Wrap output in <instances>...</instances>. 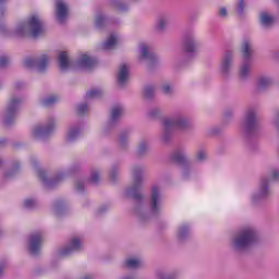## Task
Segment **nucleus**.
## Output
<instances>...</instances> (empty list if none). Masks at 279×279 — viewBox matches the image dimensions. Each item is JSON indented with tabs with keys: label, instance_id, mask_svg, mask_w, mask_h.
Wrapping results in <instances>:
<instances>
[{
	"label": "nucleus",
	"instance_id": "nucleus-1",
	"mask_svg": "<svg viewBox=\"0 0 279 279\" xmlns=\"http://www.w3.org/2000/svg\"><path fill=\"white\" fill-rule=\"evenodd\" d=\"M143 171H145L143 166H133L131 168L132 184L124 191L125 197L135 201L133 213L141 221H145L149 215L159 217L162 213L163 199L162 187H160V184H153L149 195V211H147L145 196L141 193V191H143Z\"/></svg>",
	"mask_w": 279,
	"mask_h": 279
},
{
	"label": "nucleus",
	"instance_id": "nucleus-2",
	"mask_svg": "<svg viewBox=\"0 0 279 279\" xmlns=\"http://www.w3.org/2000/svg\"><path fill=\"white\" fill-rule=\"evenodd\" d=\"M191 128V119L186 117V114L177 111L172 116L165 118L162 120V131H161V136L160 141L165 145L167 143L171 142V138H173V132L174 130H189Z\"/></svg>",
	"mask_w": 279,
	"mask_h": 279
},
{
	"label": "nucleus",
	"instance_id": "nucleus-3",
	"mask_svg": "<svg viewBox=\"0 0 279 279\" xmlns=\"http://www.w3.org/2000/svg\"><path fill=\"white\" fill-rule=\"evenodd\" d=\"M257 240L258 234L256 233V229L253 227L243 228L231 238V250L236 252V254H243L252 248Z\"/></svg>",
	"mask_w": 279,
	"mask_h": 279
},
{
	"label": "nucleus",
	"instance_id": "nucleus-4",
	"mask_svg": "<svg viewBox=\"0 0 279 279\" xmlns=\"http://www.w3.org/2000/svg\"><path fill=\"white\" fill-rule=\"evenodd\" d=\"M43 20L40 16L34 14L31 15L25 22H20L16 24L15 28L8 31L9 36H32V38H38L43 34Z\"/></svg>",
	"mask_w": 279,
	"mask_h": 279
},
{
	"label": "nucleus",
	"instance_id": "nucleus-5",
	"mask_svg": "<svg viewBox=\"0 0 279 279\" xmlns=\"http://www.w3.org/2000/svg\"><path fill=\"white\" fill-rule=\"evenodd\" d=\"M279 179V169L274 168L269 171L268 175H264L259 179L257 190L251 194V202L256 206L263 199H268L271 196V180Z\"/></svg>",
	"mask_w": 279,
	"mask_h": 279
},
{
	"label": "nucleus",
	"instance_id": "nucleus-6",
	"mask_svg": "<svg viewBox=\"0 0 279 279\" xmlns=\"http://www.w3.org/2000/svg\"><path fill=\"white\" fill-rule=\"evenodd\" d=\"M241 132L246 137L255 136L256 132H258V114L256 108L248 107L244 110L241 120Z\"/></svg>",
	"mask_w": 279,
	"mask_h": 279
},
{
	"label": "nucleus",
	"instance_id": "nucleus-7",
	"mask_svg": "<svg viewBox=\"0 0 279 279\" xmlns=\"http://www.w3.org/2000/svg\"><path fill=\"white\" fill-rule=\"evenodd\" d=\"M241 53L244 61L239 69V80L241 82H247V78L252 75V62L250 61L252 53H254L252 41L244 40L242 43Z\"/></svg>",
	"mask_w": 279,
	"mask_h": 279
},
{
	"label": "nucleus",
	"instance_id": "nucleus-8",
	"mask_svg": "<svg viewBox=\"0 0 279 279\" xmlns=\"http://www.w3.org/2000/svg\"><path fill=\"white\" fill-rule=\"evenodd\" d=\"M57 125L56 118H48L44 124H38L32 130V136L37 141H45V138H49L56 132Z\"/></svg>",
	"mask_w": 279,
	"mask_h": 279
},
{
	"label": "nucleus",
	"instance_id": "nucleus-9",
	"mask_svg": "<svg viewBox=\"0 0 279 279\" xmlns=\"http://www.w3.org/2000/svg\"><path fill=\"white\" fill-rule=\"evenodd\" d=\"M172 160L181 165V175L184 180H191L193 178V168L191 167V160L185 150H175L172 155Z\"/></svg>",
	"mask_w": 279,
	"mask_h": 279
},
{
	"label": "nucleus",
	"instance_id": "nucleus-10",
	"mask_svg": "<svg viewBox=\"0 0 279 279\" xmlns=\"http://www.w3.org/2000/svg\"><path fill=\"white\" fill-rule=\"evenodd\" d=\"M36 173L46 189H56V186L64 182V178H66V171H59L52 178H49L47 171L41 168H36Z\"/></svg>",
	"mask_w": 279,
	"mask_h": 279
},
{
	"label": "nucleus",
	"instance_id": "nucleus-11",
	"mask_svg": "<svg viewBox=\"0 0 279 279\" xmlns=\"http://www.w3.org/2000/svg\"><path fill=\"white\" fill-rule=\"evenodd\" d=\"M21 104H23V99L16 96H13L9 99L3 116L4 125H12V123L16 121V114H19V108Z\"/></svg>",
	"mask_w": 279,
	"mask_h": 279
},
{
	"label": "nucleus",
	"instance_id": "nucleus-12",
	"mask_svg": "<svg viewBox=\"0 0 279 279\" xmlns=\"http://www.w3.org/2000/svg\"><path fill=\"white\" fill-rule=\"evenodd\" d=\"M51 57L48 54H40L38 57H28L24 59V66L26 69H35L38 73H45L49 66Z\"/></svg>",
	"mask_w": 279,
	"mask_h": 279
},
{
	"label": "nucleus",
	"instance_id": "nucleus-13",
	"mask_svg": "<svg viewBox=\"0 0 279 279\" xmlns=\"http://www.w3.org/2000/svg\"><path fill=\"white\" fill-rule=\"evenodd\" d=\"M138 60L140 62H145L146 66L151 71L156 64H158V56L151 51V46L147 44H140L138 48Z\"/></svg>",
	"mask_w": 279,
	"mask_h": 279
},
{
	"label": "nucleus",
	"instance_id": "nucleus-14",
	"mask_svg": "<svg viewBox=\"0 0 279 279\" xmlns=\"http://www.w3.org/2000/svg\"><path fill=\"white\" fill-rule=\"evenodd\" d=\"M82 250H84V241L78 236H74L59 251L58 255L64 258L73 256V254H80Z\"/></svg>",
	"mask_w": 279,
	"mask_h": 279
},
{
	"label": "nucleus",
	"instance_id": "nucleus-15",
	"mask_svg": "<svg viewBox=\"0 0 279 279\" xmlns=\"http://www.w3.org/2000/svg\"><path fill=\"white\" fill-rule=\"evenodd\" d=\"M44 234L41 231H36L29 234L27 240V250L32 256H38L43 247Z\"/></svg>",
	"mask_w": 279,
	"mask_h": 279
},
{
	"label": "nucleus",
	"instance_id": "nucleus-16",
	"mask_svg": "<svg viewBox=\"0 0 279 279\" xmlns=\"http://www.w3.org/2000/svg\"><path fill=\"white\" fill-rule=\"evenodd\" d=\"M182 48L184 53H189L191 57L195 56L199 49V41L195 33H187L183 38Z\"/></svg>",
	"mask_w": 279,
	"mask_h": 279
},
{
	"label": "nucleus",
	"instance_id": "nucleus-17",
	"mask_svg": "<svg viewBox=\"0 0 279 279\" xmlns=\"http://www.w3.org/2000/svg\"><path fill=\"white\" fill-rule=\"evenodd\" d=\"M232 64H234V52L229 50L225 53L220 63V73L222 77H230V74L232 73Z\"/></svg>",
	"mask_w": 279,
	"mask_h": 279
},
{
	"label": "nucleus",
	"instance_id": "nucleus-18",
	"mask_svg": "<svg viewBox=\"0 0 279 279\" xmlns=\"http://www.w3.org/2000/svg\"><path fill=\"white\" fill-rule=\"evenodd\" d=\"M121 117H123V107L114 106L111 109V114H110L109 121L102 128L104 134H108V132H110V130H112V128H114V125H117V122L119 121V119H121Z\"/></svg>",
	"mask_w": 279,
	"mask_h": 279
},
{
	"label": "nucleus",
	"instance_id": "nucleus-19",
	"mask_svg": "<svg viewBox=\"0 0 279 279\" xmlns=\"http://www.w3.org/2000/svg\"><path fill=\"white\" fill-rule=\"evenodd\" d=\"M82 136V123L70 124L65 132V143H75Z\"/></svg>",
	"mask_w": 279,
	"mask_h": 279
},
{
	"label": "nucleus",
	"instance_id": "nucleus-20",
	"mask_svg": "<svg viewBox=\"0 0 279 279\" xmlns=\"http://www.w3.org/2000/svg\"><path fill=\"white\" fill-rule=\"evenodd\" d=\"M56 16L59 23H64L69 19V3H66V0L56 1Z\"/></svg>",
	"mask_w": 279,
	"mask_h": 279
},
{
	"label": "nucleus",
	"instance_id": "nucleus-21",
	"mask_svg": "<svg viewBox=\"0 0 279 279\" xmlns=\"http://www.w3.org/2000/svg\"><path fill=\"white\" fill-rule=\"evenodd\" d=\"M144 266L145 262L140 255H131L124 260V267H126V269H141V267Z\"/></svg>",
	"mask_w": 279,
	"mask_h": 279
},
{
	"label": "nucleus",
	"instance_id": "nucleus-22",
	"mask_svg": "<svg viewBox=\"0 0 279 279\" xmlns=\"http://www.w3.org/2000/svg\"><path fill=\"white\" fill-rule=\"evenodd\" d=\"M191 239V227L186 223L180 225L177 229V241L184 243Z\"/></svg>",
	"mask_w": 279,
	"mask_h": 279
},
{
	"label": "nucleus",
	"instance_id": "nucleus-23",
	"mask_svg": "<svg viewBox=\"0 0 279 279\" xmlns=\"http://www.w3.org/2000/svg\"><path fill=\"white\" fill-rule=\"evenodd\" d=\"M128 80H130V68L125 64L120 65L118 74H117V82L119 86H125L128 84Z\"/></svg>",
	"mask_w": 279,
	"mask_h": 279
},
{
	"label": "nucleus",
	"instance_id": "nucleus-24",
	"mask_svg": "<svg viewBox=\"0 0 279 279\" xmlns=\"http://www.w3.org/2000/svg\"><path fill=\"white\" fill-rule=\"evenodd\" d=\"M130 134L132 131L125 130L122 131L118 136V147L119 149L125 150L130 147Z\"/></svg>",
	"mask_w": 279,
	"mask_h": 279
},
{
	"label": "nucleus",
	"instance_id": "nucleus-25",
	"mask_svg": "<svg viewBox=\"0 0 279 279\" xmlns=\"http://www.w3.org/2000/svg\"><path fill=\"white\" fill-rule=\"evenodd\" d=\"M58 62L61 71H69V69H73V62L69 60V53L68 52H60L58 56Z\"/></svg>",
	"mask_w": 279,
	"mask_h": 279
},
{
	"label": "nucleus",
	"instance_id": "nucleus-26",
	"mask_svg": "<svg viewBox=\"0 0 279 279\" xmlns=\"http://www.w3.org/2000/svg\"><path fill=\"white\" fill-rule=\"evenodd\" d=\"M66 208H69V204H66L63 199L56 201L52 204V213L57 217H62V215L66 213Z\"/></svg>",
	"mask_w": 279,
	"mask_h": 279
},
{
	"label": "nucleus",
	"instance_id": "nucleus-27",
	"mask_svg": "<svg viewBox=\"0 0 279 279\" xmlns=\"http://www.w3.org/2000/svg\"><path fill=\"white\" fill-rule=\"evenodd\" d=\"M274 84V78L270 76L262 75L257 78L256 86L257 90H267Z\"/></svg>",
	"mask_w": 279,
	"mask_h": 279
},
{
	"label": "nucleus",
	"instance_id": "nucleus-28",
	"mask_svg": "<svg viewBox=\"0 0 279 279\" xmlns=\"http://www.w3.org/2000/svg\"><path fill=\"white\" fill-rule=\"evenodd\" d=\"M76 66H78V69H92V66H95V59L87 54H82L76 62Z\"/></svg>",
	"mask_w": 279,
	"mask_h": 279
},
{
	"label": "nucleus",
	"instance_id": "nucleus-29",
	"mask_svg": "<svg viewBox=\"0 0 279 279\" xmlns=\"http://www.w3.org/2000/svg\"><path fill=\"white\" fill-rule=\"evenodd\" d=\"M109 5L118 12H128L130 4L125 0H109Z\"/></svg>",
	"mask_w": 279,
	"mask_h": 279
},
{
	"label": "nucleus",
	"instance_id": "nucleus-30",
	"mask_svg": "<svg viewBox=\"0 0 279 279\" xmlns=\"http://www.w3.org/2000/svg\"><path fill=\"white\" fill-rule=\"evenodd\" d=\"M109 23H114V21L112 19H109L101 12L96 14L95 25L96 27H98V29H101V27H106V25H109Z\"/></svg>",
	"mask_w": 279,
	"mask_h": 279
},
{
	"label": "nucleus",
	"instance_id": "nucleus-31",
	"mask_svg": "<svg viewBox=\"0 0 279 279\" xmlns=\"http://www.w3.org/2000/svg\"><path fill=\"white\" fill-rule=\"evenodd\" d=\"M119 43V36L117 34H111L108 39L102 44V49L105 51H112Z\"/></svg>",
	"mask_w": 279,
	"mask_h": 279
},
{
	"label": "nucleus",
	"instance_id": "nucleus-32",
	"mask_svg": "<svg viewBox=\"0 0 279 279\" xmlns=\"http://www.w3.org/2000/svg\"><path fill=\"white\" fill-rule=\"evenodd\" d=\"M276 21L274 15L269 14V12L263 11L259 14V23L262 27H271V24Z\"/></svg>",
	"mask_w": 279,
	"mask_h": 279
},
{
	"label": "nucleus",
	"instance_id": "nucleus-33",
	"mask_svg": "<svg viewBox=\"0 0 279 279\" xmlns=\"http://www.w3.org/2000/svg\"><path fill=\"white\" fill-rule=\"evenodd\" d=\"M171 23V15H160L157 20L156 29L157 32H165L167 25Z\"/></svg>",
	"mask_w": 279,
	"mask_h": 279
},
{
	"label": "nucleus",
	"instance_id": "nucleus-34",
	"mask_svg": "<svg viewBox=\"0 0 279 279\" xmlns=\"http://www.w3.org/2000/svg\"><path fill=\"white\" fill-rule=\"evenodd\" d=\"M136 154L140 158L147 156L149 154V142L141 141L137 145Z\"/></svg>",
	"mask_w": 279,
	"mask_h": 279
},
{
	"label": "nucleus",
	"instance_id": "nucleus-35",
	"mask_svg": "<svg viewBox=\"0 0 279 279\" xmlns=\"http://www.w3.org/2000/svg\"><path fill=\"white\" fill-rule=\"evenodd\" d=\"M179 272L177 270L167 271V270H159L156 272L157 279H178Z\"/></svg>",
	"mask_w": 279,
	"mask_h": 279
},
{
	"label": "nucleus",
	"instance_id": "nucleus-36",
	"mask_svg": "<svg viewBox=\"0 0 279 279\" xmlns=\"http://www.w3.org/2000/svg\"><path fill=\"white\" fill-rule=\"evenodd\" d=\"M159 90L162 93V95H165L166 97H173V85L171 83H162L159 86Z\"/></svg>",
	"mask_w": 279,
	"mask_h": 279
},
{
	"label": "nucleus",
	"instance_id": "nucleus-37",
	"mask_svg": "<svg viewBox=\"0 0 279 279\" xmlns=\"http://www.w3.org/2000/svg\"><path fill=\"white\" fill-rule=\"evenodd\" d=\"M60 101V98L56 95L47 96L41 100V106L45 108H51V106H56Z\"/></svg>",
	"mask_w": 279,
	"mask_h": 279
},
{
	"label": "nucleus",
	"instance_id": "nucleus-38",
	"mask_svg": "<svg viewBox=\"0 0 279 279\" xmlns=\"http://www.w3.org/2000/svg\"><path fill=\"white\" fill-rule=\"evenodd\" d=\"M21 170V163L19 161H14L11 170L4 172V178L10 179L14 178L16 173Z\"/></svg>",
	"mask_w": 279,
	"mask_h": 279
},
{
	"label": "nucleus",
	"instance_id": "nucleus-39",
	"mask_svg": "<svg viewBox=\"0 0 279 279\" xmlns=\"http://www.w3.org/2000/svg\"><path fill=\"white\" fill-rule=\"evenodd\" d=\"M147 117H149V119H160L162 117V108L153 107V108L148 109Z\"/></svg>",
	"mask_w": 279,
	"mask_h": 279
},
{
	"label": "nucleus",
	"instance_id": "nucleus-40",
	"mask_svg": "<svg viewBox=\"0 0 279 279\" xmlns=\"http://www.w3.org/2000/svg\"><path fill=\"white\" fill-rule=\"evenodd\" d=\"M235 12L238 16H245L247 12V5L245 4V0H238V5L235 8Z\"/></svg>",
	"mask_w": 279,
	"mask_h": 279
},
{
	"label": "nucleus",
	"instance_id": "nucleus-41",
	"mask_svg": "<svg viewBox=\"0 0 279 279\" xmlns=\"http://www.w3.org/2000/svg\"><path fill=\"white\" fill-rule=\"evenodd\" d=\"M196 162H206L208 160V151L204 148H199L195 154Z\"/></svg>",
	"mask_w": 279,
	"mask_h": 279
},
{
	"label": "nucleus",
	"instance_id": "nucleus-42",
	"mask_svg": "<svg viewBox=\"0 0 279 279\" xmlns=\"http://www.w3.org/2000/svg\"><path fill=\"white\" fill-rule=\"evenodd\" d=\"M156 96V85H147L144 87V97L146 99H154Z\"/></svg>",
	"mask_w": 279,
	"mask_h": 279
},
{
	"label": "nucleus",
	"instance_id": "nucleus-43",
	"mask_svg": "<svg viewBox=\"0 0 279 279\" xmlns=\"http://www.w3.org/2000/svg\"><path fill=\"white\" fill-rule=\"evenodd\" d=\"M104 95V90L99 88H93L87 92L86 98L87 99H99Z\"/></svg>",
	"mask_w": 279,
	"mask_h": 279
},
{
	"label": "nucleus",
	"instance_id": "nucleus-44",
	"mask_svg": "<svg viewBox=\"0 0 279 279\" xmlns=\"http://www.w3.org/2000/svg\"><path fill=\"white\" fill-rule=\"evenodd\" d=\"M99 180H101V171L99 169L92 170L89 182H92V184H98Z\"/></svg>",
	"mask_w": 279,
	"mask_h": 279
},
{
	"label": "nucleus",
	"instance_id": "nucleus-45",
	"mask_svg": "<svg viewBox=\"0 0 279 279\" xmlns=\"http://www.w3.org/2000/svg\"><path fill=\"white\" fill-rule=\"evenodd\" d=\"M110 182H117L119 180V166H112L109 170Z\"/></svg>",
	"mask_w": 279,
	"mask_h": 279
},
{
	"label": "nucleus",
	"instance_id": "nucleus-46",
	"mask_svg": "<svg viewBox=\"0 0 279 279\" xmlns=\"http://www.w3.org/2000/svg\"><path fill=\"white\" fill-rule=\"evenodd\" d=\"M74 189L77 193H84V191H86V182L84 180H76Z\"/></svg>",
	"mask_w": 279,
	"mask_h": 279
},
{
	"label": "nucleus",
	"instance_id": "nucleus-47",
	"mask_svg": "<svg viewBox=\"0 0 279 279\" xmlns=\"http://www.w3.org/2000/svg\"><path fill=\"white\" fill-rule=\"evenodd\" d=\"M36 206H38V201H36V198H26L24 201V208H27L28 210L36 208Z\"/></svg>",
	"mask_w": 279,
	"mask_h": 279
},
{
	"label": "nucleus",
	"instance_id": "nucleus-48",
	"mask_svg": "<svg viewBox=\"0 0 279 279\" xmlns=\"http://www.w3.org/2000/svg\"><path fill=\"white\" fill-rule=\"evenodd\" d=\"M76 111L78 114H86L88 112V105L86 102L77 105Z\"/></svg>",
	"mask_w": 279,
	"mask_h": 279
},
{
	"label": "nucleus",
	"instance_id": "nucleus-49",
	"mask_svg": "<svg viewBox=\"0 0 279 279\" xmlns=\"http://www.w3.org/2000/svg\"><path fill=\"white\" fill-rule=\"evenodd\" d=\"M221 134V128L219 126H213L207 130V136H217Z\"/></svg>",
	"mask_w": 279,
	"mask_h": 279
},
{
	"label": "nucleus",
	"instance_id": "nucleus-50",
	"mask_svg": "<svg viewBox=\"0 0 279 279\" xmlns=\"http://www.w3.org/2000/svg\"><path fill=\"white\" fill-rule=\"evenodd\" d=\"M10 65V57L1 56L0 57V69H5Z\"/></svg>",
	"mask_w": 279,
	"mask_h": 279
},
{
	"label": "nucleus",
	"instance_id": "nucleus-51",
	"mask_svg": "<svg viewBox=\"0 0 279 279\" xmlns=\"http://www.w3.org/2000/svg\"><path fill=\"white\" fill-rule=\"evenodd\" d=\"M234 117V109H227L223 113V120L228 121Z\"/></svg>",
	"mask_w": 279,
	"mask_h": 279
},
{
	"label": "nucleus",
	"instance_id": "nucleus-52",
	"mask_svg": "<svg viewBox=\"0 0 279 279\" xmlns=\"http://www.w3.org/2000/svg\"><path fill=\"white\" fill-rule=\"evenodd\" d=\"M218 16H220V19H228V9L226 7H221L218 10Z\"/></svg>",
	"mask_w": 279,
	"mask_h": 279
},
{
	"label": "nucleus",
	"instance_id": "nucleus-53",
	"mask_svg": "<svg viewBox=\"0 0 279 279\" xmlns=\"http://www.w3.org/2000/svg\"><path fill=\"white\" fill-rule=\"evenodd\" d=\"M14 88H16L17 90H21V88H25V83H24V82H21V81H17V82L14 84Z\"/></svg>",
	"mask_w": 279,
	"mask_h": 279
},
{
	"label": "nucleus",
	"instance_id": "nucleus-54",
	"mask_svg": "<svg viewBox=\"0 0 279 279\" xmlns=\"http://www.w3.org/2000/svg\"><path fill=\"white\" fill-rule=\"evenodd\" d=\"M108 205H102L98 208V215H104L108 210Z\"/></svg>",
	"mask_w": 279,
	"mask_h": 279
},
{
	"label": "nucleus",
	"instance_id": "nucleus-55",
	"mask_svg": "<svg viewBox=\"0 0 279 279\" xmlns=\"http://www.w3.org/2000/svg\"><path fill=\"white\" fill-rule=\"evenodd\" d=\"M5 32H8L5 24H0V34H5Z\"/></svg>",
	"mask_w": 279,
	"mask_h": 279
},
{
	"label": "nucleus",
	"instance_id": "nucleus-56",
	"mask_svg": "<svg viewBox=\"0 0 279 279\" xmlns=\"http://www.w3.org/2000/svg\"><path fill=\"white\" fill-rule=\"evenodd\" d=\"M80 169V165H76V166H72L71 167V171L74 172V171H78Z\"/></svg>",
	"mask_w": 279,
	"mask_h": 279
},
{
	"label": "nucleus",
	"instance_id": "nucleus-57",
	"mask_svg": "<svg viewBox=\"0 0 279 279\" xmlns=\"http://www.w3.org/2000/svg\"><path fill=\"white\" fill-rule=\"evenodd\" d=\"M5 14V9L4 7H0V16H3Z\"/></svg>",
	"mask_w": 279,
	"mask_h": 279
},
{
	"label": "nucleus",
	"instance_id": "nucleus-58",
	"mask_svg": "<svg viewBox=\"0 0 279 279\" xmlns=\"http://www.w3.org/2000/svg\"><path fill=\"white\" fill-rule=\"evenodd\" d=\"M275 60H279V51L274 53Z\"/></svg>",
	"mask_w": 279,
	"mask_h": 279
},
{
	"label": "nucleus",
	"instance_id": "nucleus-59",
	"mask_svg": "<svg viewBox=\"0 0 279 279\" xmlns=\"http://www.w3.org/2000/svg\"><path fill=\"white\" fill-rule=\"evenodd\" d=\"M3 265L2 264H0V277L3 275Z\"/></svg>",
	"mask_w": 279,
	"mask_h": 279
},
{
	"label": "nucleus",
	"instance_id": "nucleus-60",
	"mask_svg": "<svg viewBox=\"0 0 279 279\" xmlns=\"http://www.w3.org/2000/svg\"><path fill=\"white\" fill-rule=\"evenodd\" d=\"M0 145H5V140H0Z\"/></svg>",
	"mask_w": 279,
	"mask_h": 279
},
{
	"label": "nucleus",
	"instance_id": "nucleus-61",
	"mask_svg": "<svg viewBox=\"0 0 279 279\" xmlns=\"http://www.w3.org/2000/svg\"><path fill=\"white\" fill-rule=\"evenodd\" d=\"M5 1H8V0H0V3H5Z\"/></svg>",
	"mask_w": 279,
	"mask_h": 279
},
{
	"label": "nucleus",
	"instance_id": "nucleus-62",
	"mask_svg": "<svg viewBox=\"0 0 279 279\" xmlns=\"http://www.w3.org/2000/svg\"><path fill=\"white\" fill-rule=\"evenodd\" d=\"M1 165H3V160L2 159H0V167H1Z\"/></svg>",
	"mask_w": 279,
	"mask_h": 279
}]
</instances>
